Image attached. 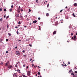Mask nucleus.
Listing matches in <instances>:
<instances>
[{
	"label": "nucleus",
	"mask_w": 77,
	"mask_h": 77,
	"mask_svg": "<svg viewBox=\"0 0 77 77\" xmlns=\"http://www.w3.org/2000/svg\"><path fill=\"white\" fill-rule=\"evenodd\" d=\"M27 75L28 76H30V71H29L27 72Z\"/></svg>",
	"instance_id": "obj_1"
},
{
	"label": "nucleus",
	"mask_w": 77,
	"mask_h": 77,
	"mask_svg": "<svg viewBox=\"0 0 77 77\" xmlns=\"http://www.w3.org/2000/svg\"><path fill=\"white\" fill-rule=\"evenodd\" d=\"M16 54H17V55H18V56H19L20 54V52H19V51H17L16 52Z\"/></svg>",
	"instance_id": "obj_2"
},
{
	"label": "nucleus",
	"mask_w": 77,
	"mask_h": 77,
	"mask_svg": "<svg viewBox=\"0 0 77 77\" xmlns=\"http://www.w3.org/2000/svg\"><path fill=\"white\" fill-rule=\"evenodd\" d=\"M74 39H73V40L74 41H76V39H77V38H76V35H74Z\"/></svg>",
	"instance_id": "obj_3"
},
{
	"label": "nucleus",
	"mask_w": 77,
	"mask_h": 77,
	"mask_svg": "<svg viewBox=\"0 0 77 77\" xmlns=\"http://www.w3.org/2000/svg\"><path fill=\"white\" fill-rule=\"evenodd\" d=\"M12 67V65H9L8 66V68L9 69H11V68Z\"/></svg>",
	"instance_id": "obj_4"
},
{
	"label": "nucleus",
	"mask_w": 77,
	"mask_h": 77,
	"mask_svg": "<svg viewBox=\"0 0 77 77\" xmlns=\"http://www.w3.org/2000/svg\"><path fill=\"white\" fill-rule=\"evenodd\" d=\"M20 15L19 14H16L15 15L16 17H19Z\"/></svg>",
	"instance_id": "obj_5"
},
{
	"label": "nucleus",
	"mask_w": 77,
	"mask_h": 77,
	"mask_svg": "<svg viewBox=\"0 0 77 77\" xmlns=\"http://www.w3.org/2000/svg\"><path fill=\"white\" fill-rule=\"evenodd\" d=\"M57 31H55L53 33V35H55Z\"/></svg>",
	"instance_id": "obj_6"
},
{
	"label": "nucleus",
	"mask_w": 77,
	"mask_h": 77,
	"mask_svg": "<svg viewBox=\"0 0 77 77\" xmlns=\"http://www.w3.org/2000/svg\"><path fill=\"white\" fill-rule=\"evenodd\" d=\"M74 6H75V7H77V4L76 3H75L73 4Z\"/></svg>",
	"instance_id": "obj_7"
},
{
	"label": "nucleus",
	"mask_w": 77,
	"mask_h": 77,
	"mask_svg": "<svg viewBox=\"0 0 77 77\" xmlns=\"http://www.w3.org/2000/svg\"><path fill=\"white\" fill-rule=\"evenodd\" d=\"M17 73H14L13 74V77H16L17 75Z\"/></svg>",
	"instance_id": "obj_8"
},
{
	"label": "nucleus",
	"mask_w": 77,
	"mask_h": 77,
	"mask_svg": "<svg viewBox=\"0 0 77 77\" xmlns=\"http://www.w3.org/2000/svg\"><path fill=\"white\" fill-rule=\"evenodd\" d=\"M8 63H9V61H8V62H7V63L5 64V66H8V65H9Z\"/></svg>",
	"instance_id": "obj_9"
},
{
	"label": "nucleus",
	"mask_w": 77,
	"mask_h": 77,
	"mask_svg": "<svg viewBox=\"0 0 77 77\" xmlns=\"http://www.w3.org/2000/svg\"><path fill=\"white\" fill-rule=\"evenodd\" d=\"M33 23H34V24H35V23H37V21L35 20L33 21Z\"/></svg>",
	"instance_id": "obj_10"
},
{
	"label": "nucleus",
	"mask_w": 77,
	"mask_h": 77,
	"mask_svg": "<svg viewBox=\"0 0 77 77\" xmlns=\"http://www.w3.org/2000/svg\"><path fill=\"white\" fill-rule=\"evenodd\" d=\"M46 16H47V17H48V16H49V14L48 13H47L46 14Z\"/></svg>",
	"instance_id": "obj_11"
},
{
	"label": "nucleus",
	"mask_w": 77,
	"mask_h": 77,
	"mask_svg": "<svg viewBox=\"0 0 77 77\" xmlns=\"http://www.w3.org/2000/svg\"><path fill=\"white\" fill-rule=\"evenodd\" d=\"M75 14L74 13H73L72 14V15L74 17H75V15H74Z\"/></svg>",
	"instance_id": "obj_12"
},
{
	"label": "nucleus",
	"mask_w": 77,
	"mask_h": 77,
	"mask_svg": "<svg viewBox=\"0 0 77 77\" xmlns=\"http://www.w3.org/2000/svg\"><path fill=\"white\" fill-rule=\"evenodd\" d=\"M29 40H30V39L29 38L26 39V41H29Z\"/></svg>",
	"instance_id": "obj_13"
},
{
	"label": "nucleus",
	"mask_w": 77,
	"mask_h": 77,
	"mask_svg": "<svg viewBox=\"0 0 77 77\" xmlns=\"http://www.w3.org/2000/svg\"><path fill=\"white\" fill-rule=\"evenodd\" d=\"M55 24H56V25H57V24H58V23H57V22H55Z\"/></svg>",
	"instance_id": "obj_14"
},
{
	"label": "nucleus",
	"mask_w": 77,
	"mask_h": 77,
	"mask_svg": "<svg viewBox=\"0 0 77 77\" xmlns=\"http://www.w3.org/2000/svg\"><path fill=\"white\" fill-rule=\"evenodd\" d=\"M8 35H9V36H11V34H10V33H8Z\"/></svg>",
	"instance_id": "obj_15"
},
{
	"label": "nucleus",
	"mask_w": 77,
	"mask_h": 77,
	"mask_svg": "<svg viewBox=\"0 0 77 77\" xmlns=\"http://www.w3.org/2000/svg\"><path fill=\"white\" fill-rule=\"evenodd\" d=\"M0 21H3V19L2 18H1L0 19Z\"/></svg>",
	"instance_id": "obj_16"
},
{
	"label": "nucleus",
	"mask_w": 77,
	"mask_h": 77,
	"mask_svg": "<svg viewBox=\"0 0 77 77\" xmlns=\"http://www.w3.org/2000/svg\"><path fill=\"white\" fill-rule=\"evenodd\" d=\"M10 12H12V8H11L10 10Z\"/></svg>",
	"instance_id": "obj_17"
},
{
	"label": "nucleus",
	"mask_w": 77,
	"mask_h": 77,
	"mask_svg": "<svg viewBox=\"0 0 77 77\" xmlns=\"http://www.w3.org/2000/svg\"><path fill=\"white\" fill-rule=\"evenodd\" d=\"M4 11H6V8H4Z\"/></svg>",
	"instance_id": "obj_18"
},
{
	"label": "nucleus",
	"mask_w": 77,
	"mask_h": 77,
	"mask_svg": "<svg viewBox=\"0 0 77 77\" xmlns=\"http://www.w3.org/2000/svg\"><path fill=\"white\" fill-rule=\"evenodd\" d=\"M0 65H3V63L1 62L0 64Z\"/></svg>",
	"instance_id": "obj_19"
},
{
	"label": "nucleus",
	"mask_w": 77,
	"mask_h": 77,
	"mask_svg": "<svg viewBox=\"0 0 77 77\" xmlns=\"http://www.w3.org/2000/svg\"><path fill=\"white\" fill-rule=\"evenodd\" d=\"M2 41H3V39H0V42H2Z\"/></svg>",
	"instance_id": "obj_20"
},
{
	"label": "nucleus",
	"mask_w": 77,
	"mask_h": 77,
	"mask_svg": "<svg viewBox=\"0 0 77 77\" xmlns=\"http://www.w3.org/2000/svg\"><path fill=\"white\" fill-rule=\"evenodd\" d=\"M38 75H40V72H38Z\"/></svg>",
	"instance_id": "obj_21"
},
{
	"label": "nucleus",
	"mask_w": 77,
	"mask_h": 77,
	"mask_svg": "<svg viewBox=\"0 0 77 77\" xmlns=\"http://www.w3.org/2000/svg\"><path fill=\"white\" fill-rule=\"evenodd\" d=\"M6 41L7 42H8V41H9V40H8V39H6Z\"/></svg>",
	"instance_id": "obj_22"
},
{
	"label": "nucleus",
	"mask_w": 77,
	"mask_h": 77,
	"mask_svg": "<svg viewBox=\"0 0 77 77\" xmlns=\"http://www.w3.org/2000/svg\"><path fill=\"white\" fill-rule=\"evenodd\" d=\"M49 7V4H48L47 5V8H48Z\"/></svg>",
	"instance_id": "obj_23"
},
{
	"label": "nucleus",
	"mask_w": 77,
	"mask_h": 77,
	"mask_svg": "<svg viewBox=\"0 0 77 77\" xmlns=\"http://www.w3.org/2000/svg\"><path fill=\"white\" fill-rule=\"evenodd\" d=\"M18 24H21V22L20 21L19 22H18Z\"/></svg>",
	"instance_id": "obj_24"
},
{
	"label": "nucleus",
	"mask_w": 77,
	"mask_h": 77,
	"mask_svg": "<svg viewBox=\"0 0 77 77\" xmlns=\"http://www.w3.org/2000/svg\"><path fill=\"white\" fill-rule=\"evenodd\" d=\"M36 3H38V0H36Z\"/></svg>",
	"instance_id": "obj_25"
},
{
	"label": "nucleus",
	"mask_w": 77,
	"mask_h": 77,
	"mask_svg": "<svg viewBox=\"0 0 77 77\" xmlns=\"http://www.w3.org/2000/svg\"><path fill=\"white\" fill-rule=\"evenodd\" d=\"M2 11V8H0V12H1Z\"/></svg>",
	"instance_id": "obj_26"
},
{
	"label": "nucleus",
	"mask_w": 77,
	"mask_h": 77,
	"mask_svg": "<svg viewBox=\"0 0 77 77\" xmlns=\"http://www.w3.org/2000/svg\"><path fill=\"white\" fill-rule=\"evenodd\" d=\"M8 28H9V26L8 25V26H7V28L8 29Z\"/></svg>",
	"instance_id": "obj_27"
},
{
	"label": "nucleus",
	"mask_w": 77,
	"mask_h": 77,
	"mask_svg": "<svg viewBox=\"0 0 77 77\" xmlns=\"http://www.w3.org/2000/svg\"><path fill=\"white\" fill-rule=\"evenodd\" d=\"M38 28L39 29V30H41V28L40 27V26H39Z\"/></svg>",
	"instance_id": "obj_28"
},
{
	"label": "nucleus",
	"mask_w": 77,
	"mask_h": 77,
	"mask_svg": "<svg viewBox=\"0 0 77 77\" xmlns=\"http://www.w3.org/2000/svg\"><path fill=\"white\" fill-rule=\"evenodd\" d=\"M72 75H74V73H72Z\"/></svg>",
	"instance_id": "obj_29"
},
{
	"label": "nucleus",
	"mask_w": 77,
	"mask_h": 77,
	"mask_svg": "<svg viewBox=\"0 0 77 77\" xmlns=\"http://www.w3.org/2000/svg\"><path fill=\"white\" fill-rule=\"evenodd\" d=\"M11 7L12 8H14V5H12L11 6Z\"/></svg>",
	"instance_id": "obj_30"
},
{
	"label": "nucleus",
	"mask_w": 77,
	"mask_h": 77,
	"mask_svg": "<svg viewBox=\"0 0 77 77\" xmlns=\"http://www.w3.org/2000/svg\"><path fill=\"white\" fill-rule=\"evenodd\" d=\"M29 45L30 46V47H32V46L30 44H29Z\"/></svg>",
	"instance_id": "obj_31"
},
{
	"label": "nucleus",
	"mask_w": 77,
	"mask_h": 77,
	"mask_svg": "<svg viewBox=\"0 0 77 77\" xmlns=\"http://www.w3.org/2000/svg\"><path fill=\"white\" fill-rule=\"evenodd\" d=\"M17 34H18V33H19L18 31V30L17 31Z\"/></svg>",
	"instance_id": "obj_32"
},
{
	"label": "nucleus",
	"mask_w": 77,
	"mask_h": 77,
	"mask_svg": "<svg viewBox=\"0 0 77 77\" xmlns=\"http://www.w3.org/2000/svg\"><path fill=\"white\" fill-rule=\"evenodd\" d=\"M75 74H77V71H75Z\"/></svg>",
	"instance_id": "obj_33"
},
{
	"label": "nucleus",
	"mask_w": 77,
	"mask_h": 77,
	"mask_svg": "<svg viewBox=\"0 0 77 77\" xmlns=\"http://www.w3.org/2000/svg\"><path fill=\"white\" fill-rule=\"evenodd\" d=\"M18 66L17 65V64H16L15 65V67H17Z\"/></svg>",
	"instance_id": "obj_34"
},
{
	"label": "nucleus",
	"mask_w": 77,
	"mask_h": 77,
	"mask_svg": "<svg viewBox=\"0 0 77 77\" xmlns=\"http://www.w3.org/2000/svg\"><path fill=\"white\" fill-rule=\"evenodd\" d=\"M72 72V70H69V72Z\"/></svg>",
	"instance_id": "obj_35"
},
{
	"label": "nucleus",
	"mask_w": 77,
	"mask_h": 77,
	"mask_svg": "<svg viewBox=\"0 0 77 77\" xmlns=\"http://www.w3.org/2000/svg\"><path fill=\"white\" fill-rule=\"evenodd\" d=\"M38 20H41V18L40 17H38Z\"/></svg>",
	"instance_id": "obj_36"
},
{
	"label": "nucleus",
	"mask_w": 77,
	"mask_h": 77,
	"mask_svg": "<svg viewBox=\"0 0 77 77\" xmlns=\"http://www.w3.org/2000/svg\"><path fill=\"white\" fill-rule=\"evenodd\" d=\"M8 18H9V16H7V17H6V19H8Z\"/></svg>",
	"instance_id": "obj_37"
},
{
	"label": "nucleus",
	"mask_w": 77,
	"mask_h": 77,
	"mask_svg": "<svg viewBox=\"0 0 77 77\" xmlns=\"http://www.w3.org/2000/svg\"><path fill=\"white\" fill-rule=\"evenodd\" d=\"M71 36H72V35H73V33H71Z\"/></svg>",
	"instance_id": "obj_38"
},
{
	"label": "nucleus",
	"mask_w": 77,
	"mask_h": 77,
	"mask_svg": "<svg viewBox=\"0 0 77 77\" xmlns=\"http://www.w3.org/2000/svg\"><path fill=\"white\" fill-rule=\"evenodd\" d=\"M22 52L23 53H24V52H25V51H24V50H23V51Z\"/></svg>",
	"instance_id": "obj_39"
},
{
	"label": "nucleus",
	"mask_w": 77,
	"mask_h": 77,
	"mask_svg": "<svg viewBox=\"0 0 77 77\" xmlns=\"http://www.w3.org/2000/svg\"><path fill=\"white\" fill-rule=\"evenodd\" d=\"M34 68H36L37 67V66H34Z\"/></svg>",
	"instance_id": "obj_40"
},
{
	"label": "nucleus",
	"mask_w": 77,
	"mask_h": 77,
	"mask_svg": "<svg viewBox=\"0 0 77 77\" xmlns=\"http://www.w3.org/2000/svg\"><path fill=\"white\" fill-rule=\"evenodd\" d=\"M20 17H21V18H22V15L20 14Z\"/></svg>",
	"instance_id": "obj_41"
},
{
	"label": "nucleus",
	"mask_w": 77,
	"mask_h": 77,
	"mask_svg": "<svg viewBox=\"0 0 77 77\" xmlns=\"http://www.w3.org/2000/svg\"><path fill=\"white\" fill-rule=\"evenodd\" d=\"M68 64H70V62H68Z\"/></svg>",
	"instance_id": "obj_42"
},
{
	"label": "nucleus",
	"mask_w": 77,
	"mask_h": 77,
	"mask_svg": "<svg viewBox=\"0 0 77 77\" xmlns=\"http://www.w3.org/2000/svg\"><path fill=\"white\" fill-rule=\"evenodd\" d=\"M29 12H31V10H30V9H29Z\"/></svg>",
	"instance_id": "obj_43"
},
{
	"label": "nucleus",
	"mask_w": 77,
	"mask_h": 77,
	"mask_svg": "<svg viewBox=\"0 0 77 77\" xmlns=\"http://www.w3.org/2000/svg\"><path fill=\"white\" fill-rule=\"evenodd\" d=\"M21 11H24V10H23V9H21Z\"/></svg>",
	"instance_id": "obj_44"
},
{
	"label": "nucleus",
	"mask_w": 77,
	"mask_h": 77,
	"mask_svg": "<svg viewBox=\"0 0 77 77\" xmlns=\"http://www.w3.org/2000/svg\"><path fill=\"white\" fill-rule=\"evenodd\" d=\"M62 11H63V10H61L60 11V12H62Z\"/></svg>",
	"instance_id": "obj_45"
},
{
	"label": "nucleus",
	"mask_w": 77,
	"mask_h": 77,
	"mask_svg": "<svg viewBox=\"0 0 77 77\" xmlns=\"http://www.w3.org/2000/svg\"><path fill=\"white\" fill-rule=\"evenodd\" d=\"M34 61H35V60H33L32 61V62H33Z\"/></svg>",
	"instance_id": "obj_46"
},
{
	"label": "nucleus",
	"mask_w": 77,
	"mask_h": 77,
	"mask_svg": "<svg viewBox=\"0 0 77 77\" xmlns=\"http://www.w3.org/2000/svg\"><path fill=\"white\" fill-rule=\"evenodd\" d=\"M67 66L66 64L64 65V66Z\"/></svg>",
	"instance_id": "obj_47"
},
{
	"label": "nucleus",
	"mask_w": 77,
	"mask_h": 77,
	"mask_svg": "<svg viewBox=\"0 0 77 77\" xmlns=\"http://www.w3.org/2000/svg\"><path fill=\"white\" fill-rule=\"evenodd\" d=\"M34 66V64H33L32 65V66Z\"/></svg>",
	"instance_id": "obj_48"
},
{
	"label": "nucleus",
	"mask_w": 77,
	"mask_h": 77,
	"mask_svg": "<svg viewBox=\"0 0 77 77\" xmlns=\"http://www.w3.org/2000/svg\"><path fill=\"white\" fill-rule=\"evenodd\" d=\"M32 58H31L30 60V61H32Z\"/></svg>",
	"instance_id": "obj_49"
},
{
	"label": "nucleus",
	"mask_w": 77,
	"mask_h": 77,
	"mask_svg": "<svg viewBox=\"0 0 77 77\" xmlns=\"http://www.w3.org/2000/svg\"><path fill=\"white\" fill-rule=\"evenodd\" d=\"M72 39H74V37H72Z\"/></svg>",
	"instance_id": "obj_50"
},
{
	"label": "nucleus",
	"mask_w": 77,
	"mask_h": 77,
	"mask_svg": "<svg viewBox=\"0 0 77 77\" xmlns=\"http://www.w3.org/2000/svg\"><path fill=\"white\" fill-rule=\"evenodd\" d=\"M25 66H26V65H23V67H25Z\"/></svg>",
	"instance_id": "obj_51"
},
{
	"label": "nucleus",
	"mask_w": 77,
	"mask_h": 77,
	"mask_svg": "<svg viewBox=\"0 0 77 77\" xmlns=\"http://www.w3.org/2000/svg\"><path fill=\"white\" fill-rule=\"evenodd\" d=\"M4 18H6V16L5 15V16H4Z\"/></svg>",
	"instance_id": "obj_52"
},
{
	"label": "nucleus",
	"mask_w": 77,
	"mask_h": 77,
	"mask_svg": "<svg viewBox=\"0 0 77 77\" xmlns=\"http://www.w3.org/2000/svg\"><path fill=\"white\" fill-rule=\"evenodd\" d=\"M23 56H24L25 57H26V56L24 55H23Z\"/></svg>",
	"instance_id": "obj_53"
},
{
	"label": "nucleus",
	"mask_w": 77,
	"mask_h": 77,
	"mask_svg": "<svg viewBox=\"0 0 77 77\" xmlns=\"http://www.w3.org/2000/svg\"><path fill=\"white\" fill-rule=\"evenodd\" d=\"M28 68H29V66H26V68L28 69Z\"/></svg>",
	"instance_id": "obj_54"
},
{
	"label": "nucleus",
	"mask_w": 77,
	"mask_h": 77,
	"mask_svg": "<svg viewBox=\"0 0 77 77\" xmlns=\"http://www.w3.org/2000/svg\"><path fill=\"white\" fill-rule=\"evenodd\" d=\"M38 68H41V67H39V66H38Z\"/></svg>",
	"instance_id": "obj_55"
},
{
	"label": "nucleus",
	"mask_w": 77,
	"mask_h": 77,
	"mask_svg": "<svg viewBox=\"0 0 77 77\" xmlns=\"http://www.w3.org/2000/svg\"><path fill=\"white\" fill-rule=\"evenodd\" d=\"M73 77H76V76H75V75H73Z\"/></svg>",
	"instance_id": "obj_56"
},
{
	"label": "nucleus",
	"mask_w": 77,
	"mask_h": 77,
	"mask_svg": "<svg viewBox=\"0 0 77 77\" xmlns=\"http://www.w3.org/2000/svg\"><path fill=\"white\" fill-rule=\"evenodd\" d=\"M15 48H16V49H17V46H16L15 47Z\"/></svg>",
	"instance_id": "obj_57"
},
{
	"label": "nucleus",
	"mask_w": 77,
	"mask_h": 77,
	"mask_svg": "<svg viewBox=\"0 0 77 77\" xmlns=\"http://www.w3.org/2000/svg\"><path fill=\"white\" fill-rule=\"evenodd\" d=\"M6 53H8V51H6Z\"/></svg>",
	"instance_id": "obj_58"
},
{
	"label": "nucleus",
	"mask_w": 77,
	"mask_h": 77,
	"mask_svg": "<svg viewBox=\"0 0 77 77\" xmlns=\"http://www.w3.org/2000/svg\"><path fill=\"white\" fill-rule=\"evenodd\" d=\"M15 28H18V26H16Z\"/></svg>",
	"instance_id": "obj_59"
},
{
	"label": "nucleus",
	"mask_w": 77,
	"mask_h": 77,
	"mask_svg": "<svg viewBox=\"0 0 77 77\" xmlns=\"http://www.w3.org/2000/svg\"><path fill=\"white\" fill-rule=\"evenodd\" d=\"M23 77H25V75H23Z\"/></svg>",
	"instance_id": "obj_60"
},
{
	"label": "nucleus",
	"mask_w": 77,
	"mask_h": 77,
	"mask_svg": "<svg viewBox=\"0 0 77 77\" xmlns=\"http://www.w3.org/2000/svg\"><path fill=\"white\" fill-rule=\"evenodd\" d=\"M20 9V6H19V9Z\"/></svg>",
	"instance_id": "obj_61"
},
{
	"label": "nucleus",
	"mask_w": 77,
	"mask_h": 77,
	"mask_svg": "<svg viewBox=\"0 0 77 77\" xmlns=\"http://www.w3.org/2000/svg\"><path fill=\"white\" fill-rule=\"evenodd\" d=\"M24 27H27V26H24Z\"/></svg>",
	"instance_id": "obj_62"
},
{
	"label": "nucleus",
	"mask_w": 77,
	"mask_h": 77,
	"mask_svg": "<svg viewBox=\"0 0 77 77\" xmlns=\"http://www.w3.org/2000/svg\"><path fill=\"white\" fill-rule=\"evenodd\" d=\"M35 76H38V75H37V74H36Z\"/></svg>",
	"instance_id": "obj_63"
},
{
	"label": "nucleus",
	"mask_w": 77,
	"mask_h": 77,
	"mask_svg": "<svg viewBox=\"0 0 77 77\" xmlns=\"http://www.w3.org/2000/svg\"><path fill=\"white\" fill-rule=\"evenodd\" d=\"M76 35H77V32H76V33L75 34Z\"/></svg>",
	"instance_id": "obj_64"
}]
</instances>
